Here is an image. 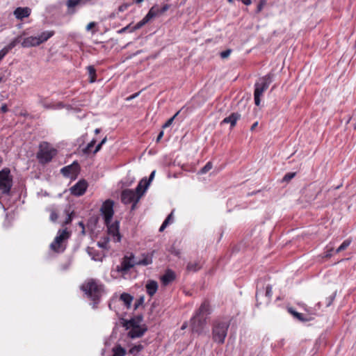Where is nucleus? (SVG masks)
<instances>
[{
	"label": "nucleus",
	"instance_id": "obj_23",
	"mask_svg": "<svg viewBox=\"0 0 356 356\" xmlns=\"http://www.w3.org/2000/svg\"><path fill=\"white\" fill-rule=\"evenodd\" d=\"M55 34L54 31H46L42 32L38 36H36L39 42V44L47 42L49 38L54 36Z\"/></svg>",
	"mask_w": 356,
	"mask_h": 356
},
{
	"label": "nucleus",
	"instance_id": "obj_37",
	"mask_svg": "<svg viewBox=\"0 0 356 356\" xmlns=\"http://www.w3.org/2000/svg\"><path fill=\"white\" fill-rule=\"evenodd\" d=\"M180 111H177L172 118L168 119L166 121V122L162 125V128L163 129H165V128L170 127L172 124V123L174 121V120L178 116V115L179 114Z\"/></svg>",
	"mask_w": 356,
	"mask_h": 356
},
{
	"label": "nucleus",
	"instance_id": "obj_46",
	"mask_svg": "<svg viewBox=\"0 0 356 356\" xmlns=\"http://www.w3.org/2000/svg\"><path fill=\"white\" fill-rule=\"evenodd\" d=\"M131 26V24H129V25L126 26L125 27H124V28H122V29H121L118 30V33L121 34V33H125V32H127V31L131 32V29H132V28H133L134 26Z\"/></svg>",
	"mask_w": 356,
	"mask_h": 356
},
{
	"label": "nucleus",
	"instance_id": "obj_9",
	"mask_svg": "<svg viewBox=\"0 0 356 356\" xmlns=\"http://www.w3.org/2000/svg\"><path fill=\"white\" fill-rule=\"evenodd\" d=\"M159 6L155 5L152 6L147 13V15L143 17L142 20L138 22L134 27L132 28L131 31H135L138 29H141L144 25L148 23L153 18L159 16Z\"/></svg>",
	"mask_w": 356,
	"mask_h": 356
},
{
	"label": "nucleus",
	"instance_id": "obj_36",
	"mask_svg": "<svg viewBox=\"0 0 356 356\" xmlns=\"http://www.w3.org/2000/svg\"><path fill=\"white\" fill-rule=\"evenodd\" d=\"M66 5L68 8H74L79 5H83L81 0H67Z\"/></svg>",
	"mask_w": 356,
	"mask_h": 356
},
{
	"label": "nucleus",
	"instance_id": "obj_28",
	"mask_svg": "<svg viewBox=\"0 0 356 356\" xmlns=\"http://www.w3.org/2000/svg\"><path fill=\"white\" fill-rule=\"evenodd\" d=\"M145 178H143L138 183V186L136 188V190L134 191L137 196H140V198L143 195L145 191L147 189H145Z\"/></svg>",
	"mask_w": 356,
	"mask_h": 356
},
{
	"label": "nucleus",
	"instance_id": "obj_42",
	"mask_svg": "<svg viewBox=\"0 0 356 356\" xmlns=\"http://www.w3.org/2000/svg\"><path fill=\"white\" fill-rule=\"evenodd\" d=\"M155 172H156V171H155V170H153V171L151 172V174H150V175H149V179H147L145 178V189H147V188L149 187V184H150L151 181L153 180L154 177Z\"/></svg>",
	"mask_w": 356,
	"mask_h": 356
},
{
	"label": "nucleus",
	"instance_id": "obj_32",
	"mask_svg": "<svg viewBox=\"0 0 356 356\" xmlns=\"http://www.w3.org/2000/svg\"><path fill=\"white\" fill-rule=\"evenodd\" d=\"M113 355L112 356H124L126 350L121 346L118 345L113 348Z\"/></svg>",
	"mask_w": 356,
	"mask_h": 356
},
{
	"label": "nucleus",
	"instance_id": "obj_15",
	"mask_svg": "<svg viewBox=\"0 0 356 356\" xmlns=\"http://www.w3.org/2000/svg\"><path fill=\"white\" fill-rule=\"evenodd\" d=\"M88 188V183L84 179L79 181L70 188L71 194L75 196L83 195Z\"/></svg>",
	"mask_w": 356,
	"mask_h": 356
},
{
	"label": "nucleus",
	"instance_id": "obj_58",
	"mask_svg": "<svg viewBox=\"0 0 356 356\" xmlns=\"http://www.w3.org/2000/svg\"><path fill=\"white\" fill-rule=\"evenodd\" d=\"M172 217V212H171V213H170L168 217L165 219L164 221H167L168 222V225L170 222V220Z\"/></svg>",
	"mask_w": 356,
	"mask_h": 356
},
{
	"label": "nucleus",
	"instance_id": "obj_21",
	"mask_svg": "<svg viewBox=\"0 0 356 356\" xmlns=\"http://www.w3.org/2000/svg\"><path fill=\"white\" fill-rule=\"evenodd\" d=\"M39 45V42L36 36H30L25 38L22 42V47L24 48L38 47Z\"/></svg>",
	"mask_w": 356,
	"mask_h": 356
},
{
	"label": "nucleus",
	"instance_id": "obj_2",
	"mask_svg": "<svg viewBox=\"0 0 356 356\" xmlns=\"http://www.w3.org/2000/svg\"><path fill=\"white\" fill-rule=\"evenodd\" d=\"M81 289L85 292L88 298L92 301L93 307L99 304L103 293V285L95 280H90L81 285Z\"/></svg>",
	"mask_w": 356,
	"mask_h": 356
},
{
	"label": "nucleus",
	"instance_id": "obj_60",
	"mask_svg": "<svg viewBox=\"0 0 356 356\" xmlns=\"http://www.w3.org/2000/svg\"><path fill=\"white\" fill-rule=\"evenodd\" d=\"M139 92H136L132 95H131L130 97H127V100H131V99H133L134 98H135L136 97H137L138 95Z\"/></svg>",
	"mask_w": 356,
	"mask_h": 356
},
{
	"label": "nucleus",
	"instance_id": "obj_25",
	"mask_svg": "<svg viewBox=\"0 0 356 356\" xmlns=\"http://www.w3.org/2000/svg\"><path fill=\"white\" fill-rule=\"evenodd\" d=\"M158 289V284L156 281L150 280L146 284V291L149 296H153Z\"/></svg>",
	"mask_w": 356,
	"mask_h": 356
},
{
	"label": "nucleus",
	"instance_id": "obj_18",
	"mask_svg": "<svg viewBox=\"0 0 356 356\" xmlns=\"http://www.w3.org/2000/svg\"><path fill=\"white\" fill-rule=\"evenodd\" d=\"M147 327L145 325L143 326H138L137 328L131 329L128 332V336L131 339L139 338L143 336V334L147 332Z\"/></svg>",
	"mask_w": 356,
	"mask_h": 356
},
{
	"label": "nucleus",
	"instance_id": "obj_59",
	"mask_svg": "<svg viewBox=\"0 0 356 356\" xmlns=\"http://www.w3.org/2000/svg\"><path fill=\"white\" fill-rule=\"evenodd\" d=\"M106 244H107V242H104V243L98 242V245L100 248H106Z\"/></svg>",
	"mask_w": 356,
	"mask_h": 356
},
{
	"label": "nucleus",
	"instance_id": "obj_62",
	"mask_svg": "<svg viewBox=\"0 0 356 356\" xmlns=\"http://www.w3.org/2000/svg\"><path fill=\"white\" fill-rule=\"evenodd\" d=\"M64 107V105L62 102H59L57 104V105L55 106V108H62Z\"/></svg>",
	"mask_w": 356,
	"mask_h": 356
},
{
	"label": "nucleus",
	"instance_id": "obj_55",
	"mask_svg": "<svg viewBox=\"0 0 356 356\" xmlns=\"http://www.w3.org/2000/svg\"><path fill=\"white\" fill-rule=\"evenodd\" d=\"M163 136V131H160V133L159 134V135H158V136L156 138V143H159L161 140V139L162 138Z\"/></svg>",
	"mask_w": 356,
	"mask_h": 356
},
{
	"label": "nucleus",
	"instance_id": "obj_38",
	"mask_svg": "<svg viewBox=\"0 0 356 356\" xmlns=\"http://www.w3.org/2000/svg\"><path fill=\"white\" fill-rule=\"evenodd\" d=\"M143 349V346L139 344V345H136V346H133L132 348H131L129 349V352L130 354L135 355V354L140 352Z\"/></svg>",
	"mask_w": 356,
	"mask_h": 356
},
{
	"label": "nucleus",
	"instance_id": "obj_33",
	"mask_svg": "<svg viewBox=\"0 0 356 356\" xmlns=\"http://www.w3.org/2000/svg\"><path fill=\"white\" fill-rule=\"evenodd\" d=\"M351 243L350 239L345 240L341 245L336 250V253H339L344 250H346Z\"/></svg>",
	"mask_w": 356,
	"mask_h": 356
},
{
	"label": "nucleus",
	"instance_id": "obj_3",
	"mask_svg": "<svg viewBox=\"0 0 356 356\" xmlns=\"http://www.w3.org/2000/svg\"><path fill=\"white\" fill-rule=\"evenodd\" d=\"M273 76V74H268L266 76L260 78L259 80L255 83L254 92L255 105H260L261 97L263 95L264 92L268 88L270 84L272 83Z\"/></svg>",
	"mask_w": 356,
	"mask_h": 356
},
{
	"label": "nucleus",
	"instance_id": "obj_49",
	"mask_svg": "<svg viewBox=\"0 0 356 356\" xmlns=\"http://www.w3.org/2000/svg\"><path fill=\"white\" fill-rule=\"evenodd\" d=\"M170 8V5L168 4H165L163 6L162 8H159V15H162L164 13H165L168 9Z\"/></svg>",
	"mask_w": 356,
	"mask_h": 356
},
{
	"label": "nucleus",
	"instance_id": "obj_64",
	"mask_svg": "<svg viewBox=\"0 0 356 356\" xmlns=\"http://www.w3.org/2000/svg\"><path fill=\"white\" fill-rule=\"evenodd\" d=\"M258 125V122H255L250 127V130L251 131H253L254 130V129L257 127Z\"/></svg>",
	"mask_w": 356,
	"mask_h": 356
},
{
	"label": "nucleus",
	"instance_id": "obj_22",
	"mask_svg": "<svg viewBox=\"0 0 356 356\" xmlns=\"http://www.w3.org/2000/svg\"><path fill=\"white\" fill-rule=\"evenodd\" d=\"M175 279V274L172 270H167L161 277V282L163 285H168Z\"/></svg>",
	"mask_w": 356,
	"mask_h": 356
},
{
	"label": "nucleus",
	"instance_id": "obj_13",
	"mask_svg": "<svg viewBox=\"0 0 356 356\" xmlns=\"http://www.w3.org/2000/svg\"><path fill=\"white\" fill-rule=\"evenodd\" d=\"M140 196H137L135 191L131 189H125L121 193V201L124 204H131L133 201L138 202Z\"/></svg>",
	"mask_w": 356,
	"mask_h": 356
},
{
	"label": "nucleus",
	"instance_id": "obj_17",
	"mask_svg": "<svg viewBox=\"0 0 356 356\" xmlns=\"http://www.w3.org/2000/svg\"><path fill=\"white\" fill-rule=\"evenodd\" d=\"M31 13V8L29 7H18L14 10V15L17 19H23L28 17Z\"/></svg>",
	"mask_w": 356,
	"mask_h": 356
},
{
	"label": "nucleus",
	"instance_id": "obj_14",
	"mask_svg": "<svg viewBox=\"0 0 356 356\" xmlns=\"http://www.w3.org/2000/svg\"><path fill=\"white\" fill-rule=\"evenodd\" d=\"M80 167L77 161H74L72 164L63 167L60 172L63 176L70 177L76 176L79 172Z\"/></svg>",
	"mask_w": 356,
	"mask_h": 356
},
{
	"label": "nucleus",
	"instance_id": "obj_5",
	"mask_svg": "<svg viewBox=\"0 0 356 356\" xmlns=\"http://www.w3.org/2000/svg\"><path fill=\"white\" fill-rule=\"evenodd\" d=\"M13 176L10 175V170L4 168L0 170V193L9 195L13 186Z\"/></svg>",
	"mask_w": 356,
	"mask_h": 356
},
{
	"label": "nucleus",
	"instance_id": "obj_27",
	"mask_svg": "<svg viewBox=\"0 0 356 356\" xmlns=\"http://www.w3.org/2000/svg\"><path fill=\"white\" fill-rule=\"evenodd\" d=\"M202 268V264L200 261L189 262L186 266V270L188 272H197Z\"/></svg>",
	"mask_w": 356,
	"mask_h": 356
},
{
	"label": "nucleus",
	"instance_id": "obj_7",
	"mask_svg": "<svg viewBox=\"0 0 356 356\" xmlns=\"http://www.w3.org/2000/svg\"><path fill=\"white\" fill-rule=\"evenodd\" d=\"M206 324V317L200 316L195 314L191 319V327L192 332L198 335L202 334Z\"/></svg>",
	"mask_w": 356,
	"mask_h": 356
},
{
	"label": "nucleus",
	"instance_id": "obj_31",
	"mask_svg": "<svg viewBox=\"0 0 356 356\" xmlns=\"http://www.w3.org/2000/svg\"><path fill=\"white\" fill-rule=\"evenodd\" d=\"M22 35H18L15 38H14L7 46L5 47L10 51L13 48H14L17 44L22 43Z\"/></svg>",
	"mask_w": 356,
	"mask_h": 356
},
{
	"label": "nucleus",
	"instance_id": "obj_56",
	"mask_svg": "<svg viewBox=\"0 0 356 356\" xmlns=\"http://www.w3.org/2000/svg\"><path fill=\"white\" fill-rule=\"evenodd\" d=\"M102 146V144L99 143V144L96 146V147H95V150L93 151V153H94V154H95V153H97V152H99V151L101 149Z\"/></svg>",
	"mask_w": 356,
	"mask_h": 356
},
{
	"label": "nucleus",
	"instance_id": "obj_51",
	"mask_svg": "<svg viewBox=\"0 0 356 356\" xmlns=\"http://www.w3.org/2000/svg\"><path fill=\"white\" fill-rule=\"evenodd\" d=\"M129 5L127 3H123L121 6H120L118 8V12H124L129 8Z\"/></svg>",
	"mask_w": 356,
	"mask_h": 356
},
{
	"label": "nucleus",
	"instance_id": "obj_29",
	"mask_svg": "<svg viewBox=\"0 0 356 356\" xmlns=\"http://www.w3.org/2000/svg\"><path fill=\"white\" fill-rule=\"evenodd\" d=\"M120 299L124 303L125 306L127 308H129L131 307L134 298L129 293H123L120 295Z\"/></svg>",
	"mask_w": 356,
	"mask_h": 356
},
{
	"label": "nucleus",
	"instance_id": "obj_16",
	"mask_svg": "<svg viewBox=\"0 0 356 356\" xmlns=\"http://www.w3.org/2000/svg\"><path fill=\"white\" fill-rule=\"evenodd\" d=\"M143 321L142 316H138L136 317L132 318L129 321L124 320L123 322V327H124L126 329H134L137 328V327L140 326V323Z\"/></svg>",
	"mask_w": 356,
	"mask_h": 356
},
{
	"label": "nucleus",
	"instance_id": "obj_57",
	"mask_svg": "<svg viewBox=\"0 0 356 356\" xmlns=\"http://www.w3.org/2000/svg\"><path fill=\"white\" fill-rule=\"evenodd\" d=\"M260 295V292L259 291H257L256 292V300H257V306H259V305L261 304V302H259V296Z\"/></svg>",
	"mask_w": 356,
	"mask_h": 356
},
{
	"label": "nucleus",
	"instance_id": "obj_52",
	"mask_svg": "<svg viewBox=\"0 0 356 356\" xmlns=\"http://www.w3.org/2000/svg\"><path fill=\"white\" fill-rule=\"evenodd\" d=\"M96 26V23L95 22H90L87 26H86V30L87 31H90V29H92V28H94L95 26Z\"/></svg>",
	"mask_w": 356,
	"mask_h": 356
},
{
	"label": "nucleus",
	"instance_id": "obj_35",
	"mask_svg": "<svg viewBox=\"0 0 356 356\" xmlns=\"http://www.w3.org/2000/svg\"><path fill=\"white\" fill-rule=\"evenodd\" d=\"M96 143V140L92 139L88 145L87 146L83 149V152L85 154H88L91 152V149L94 147V145Z\"/></svg>",
	"mask_w": 356,
	"mask_h": 356
},
{
	"label": "nucleus",
	"instance_id": "obj_44",
	"mask_svg": "<svg viewBox=\"0 0 356 356\" xmlns=\"http://www.w3.org/2000/svg\"><path fill=\"white\" fill-rule=\"evenodd\" d=\"M335 296H336V293H334L332 295H331L330 297L326 298L325 302L326 305V307H329L332 305L333 300L335 298Z\"/></svg>",
	"mask_w": 356,
	"mask_h": 356
},
{
	"label": "nucleus",
	"instance_id": "obj_12",
	"mask_svg": "<svg viewBox=\"0 0 356 356\" xmlns=\"http://www.w3.org/2000/svg\"><path fill=\"white\" fill-rule=\"evenodd\" d=\"M108 234L111 235L113 237V240L115 242L120 241L121 235L120 234V222L115 220L114 222H111L109 221L108 223H105Z\"/></svg>",
	"mask_w": 356,
	"mask_h": 356
},
{
	"label": "nucleus",
	"instance_id": "obj_63",
	"mask_svg": "<svg viewBox=\"0 0 356 356\" xmlns=\"http://www.w3.org/2000/svg\"><path fill=\"white\" fill-rule=\"evenodd\" d=\"M242 2L246 6H249L252 3L251 0H242Z\"/></svg>",
	"mask_w": 356,
	"mask_h": 356
},
{
	"label": "nucleus",
	"instance_id": "obj_11",
	"mask_svg": "<svg viewBox=\"0 0 356 356\" xmlns=\"http://www.w3.org/2000/svg\"><path fill=\"white\" fill-rule=\"evenodd\" d=\"M134 255L124 256L122 259L121 264L117 266L116 270L118 272L126 273L134 266H136V262L134 261Z\"/></svg>",
	"mask_w": 356,
	"mask_h": 356
},
{
	"label": "nucleus",
	"instance_id": "obj_39",
	"mask_svg": "<svg viewBox=\"0 0 356 356\" xmlns=\"http://www.w3.org/2000/svg\"><path fill=\"white\" fill-rule=\"evenodd\" d=\"M65 212L67 213V217L65 220V221L63 222V226H65V225H67L70 223H71L72 220V218H73V214H74V211H72L71 213H70V211H65Z\"/></svg>",
	"mask_w": 356,
	"mask_h": 356
},
{
	"label": "nucleus",
	"instance_id": "obj_45",
	"mask_svg": "<svg viewBox=\"0 0 356 356\" xmlns=\"http://www.w3.org/2000/svg\"><path fill=\"white\" fill-rule=\"evenodd\" d=\"M231 53H232V49H226L225 51L220 52V55L221 58L225 59V58H228Z\"/></svg>",
	"mask_w": 356,
	"mask_h": 356
},
{
	"label": "nucleus",
	"instance_id": "obj_24",
	"mask_svg": "<svg viewBox=\"0 0 356 356\" xmlns=\"http://www.w3.org/2000/svg\"><path fill=\"white\" fill-rule=\"evenodd\" d=\"M154 251L147 254H143V258L136 262V266H147L152 264V258Z\"/></svg>",
	"mask_w": 356,
	"mask_h": 356
},
{
	"label": "nucleus",
	"instance_id": "obj_43",
	"mask_svg": "<svg viewBox=\"0 0 356 356\" xmlns=\"http://www.w3.org/2000/svg\"><path fill=\"white\" fill-rule=\"evenodd\" d=\"M266 1L267 0H259L256 10L257 13H260L263 10L264 6L266 4Z\"/></svg>",
	"mask_w": 356,
	"mask_h": 356
},
{
	"label": "nucleus",
	"instance_id": "obj_34",
	"mask_svg": "<svg viewBox=\"0 0 356 356\" xmlns=\"http://www.w3.org/2000/svg\"><path fill=\"white\" fill-rule=\"evenodd\" d=\"M273 291H272V286L268 284L266 288L265 296L266 298V302L268 304L270 302L272 297Z\"/></svg>",
	"mask_w": 356,
	"mask_h": 356
},
{
	"label": "nucleus",
	"instance_id": "obj_26",
	"mask_svg": "<svg viewBox=\"0 0 356 356\" xmlns=\"http://www.w3.org/2000/svg\"><path fill=\"white\" fill-rule=\"evenodd\" d=\"M288 312L296 319H298L300 322H307L309 321V318L305 317L304 314L302 313H299L296 312L292 307H289L288 309Z\"/></svg>",
	"mask_w": 356,
	"mask_h": 356
},
{
	"label": "nucleus",
	"instance_id": "obj_4",
	"mask_svg": "<svg viewBox=\"0 0 356 356\" xmlns=\"http://www.w3.org/2000/svg\"><path fill=\"white\" fill-rule=\"evenodd\" d=\"M57 154V150L51 147L47 142H42L39 145V151L37 153V159L42 164L50 162Z\"/></svg>",
	"mask_w": 356,
	"mask_h": 356
},
{
	"label": "nucleus",
	"instance_id": "obj_8",
	"mask_svg": "<svg viewBox=\"0 0 356 356\" xmlns=\"http://www.w3.org/2000/svg\"><path fill=\"white\" fill-rule=\"evenodd\" d=\"M159 6L155 5L152 6L147 13V15L143 17L142 20L138 22L134 27L132 28L131 31H135L138 29H141L144 25L148 23L153 18L159 16Z\"/></svg>",
	"mask_w": 356,
	"mask_h": 356
},
{
	"label": "nucleus",
	"instance_id": "obj_48",
	"mask_svg": "<svg viewBox=\"0 0 356 356\" xmlns=\"http://www.w3.org/2000/svg\"><path fill=\"white\" fill-rule=\"evenodd\" d=\"M144 302V297L141 296L135 302L134 304V309H137L140 305H143Z\"/></svg>",
	"mask_w": 356,
	"mask_h": 356
},
{
	"label": "nucleus",
	"instance_id": "obj_54",
	"mask_svg": "<svg viewBox=\"0 0 356 356\" xmlns=\"http://www.w3.org/2000/svg\"><path fill=\"white\" fill-rule=\"evenodd\" d=\"M8 111V106L6 104H3L1 105V111L3 113H6L7 111Z\"/></svg>",
	"mask_w": 356,
	"mask_h": 356
},
{
	"label": "nucleus",
	"instance_id": "obj_20",
	"mask_svg": "<svg viewBox=\"0 0 356 356\" xmlns=\"http://www.w3.org/2000/svg\"><path fill=\"white\" fill-rule=\"evenodd\" d=\"M211 314L210 304L208 300H204L200 305V308L195 312L197 316H203Z\"/></svg>",
	"mask_w": 356,
	"mask_h": 356
},
{
	"label": "nucleus",
	"instance_id": "obj_40",
	"mask_svg": "<svg viewBox=\"0 0 356 356\" xmlns=\"http://www.w3.org/2000/svg\"><path fill=\"white\" fill-rule=\"evenodd\" d=\"M296 172H288L282 178V182H289L295 176Z\"/></svg>",
	"mask_w": 356,
	"mask_h": 356
},
{
	"label": "nucleus",
	"instance_id": "obj_50",
	"mask_svg": "<svg viewBox=\"0 0 356 356\" xmlns=\"http://www.w3.org/2000/svg\"><path fill=\"white\" fill-rule=\"evenodd\" d=\"M9 51H8V49L6 48V47H3L1 51H0V61L6 56V55L8 53Z\"/></svg>",
	"mask_w": 356,
	"mask_h": 356
},
{
	"label": "nucleus",
	"instance_id": "obj_41",
	"mask_svg": "<svg viewBox=\"0 0 356 356\" xmlns=\"http://www.w3.org/2000/svg\"><path fill=\"white\" fill-rule=\"evenodd\" d=\"M212 167H213V165H212L211 162H208V163H207V164L203 168H202L200 169V174H205L207 172H209L212 168Z\"/></svg>",
	"mask_w": 356,
	"mask_h": 356
},
{
	"label": "nucleus",
	"instance_id": "obj_47",
	"mask_svg": "<svg viewBox=\"0 0 356 356\" xmlns=\"http://www.w3.org/2000/svg\"><path fill=\"white\" fill-rule=\"evenodd\" d=\"M58 218V215L56 211L52 210L50 213V220L52 222H56Z\"/></svg>",
	"mask_w": 356,
	"mask_h": 356
},
{
	"label": "nucleus",
	"instance_id": "obj_53",
	"mask_svg": "<svg viewBox=\"0 0 356 356\" xmlns=\"http://www.w3.org/2000/svg\"><path fill=\"white\" fill-rule=\"evenodd\" d=\"M168 225V222L167 221H163V222L162 223L161 226L159 228V232H163Z\"/></svg>",
	"mask_w": 356,
	"mask_h": 356
},
{
	"label": "nucleus",
	"instance_id": "obj_6",
	"mask_svg": "<svg viewBox=\"0 0 356 356\" xmlns=\"http://www.w3.org/2000/svg\"><path fill=\"white\" fill-rule=\"evenodd\" d=\"M70 236V233L67 229L59 230L57 236L55 237L54 241L51 243L50 248L56 252H63L65 248L61 246L62 242Z\"/></svg>",
	"mask_w": 356,
	"mask_h": 356
},
{
	"label": "nucleus",
	"instance_id": "obj_1",
	"mask_svg": "<svg viewBox=\"0 0 356 356\" xmlns=\"http://www.w3.org/2000/svg\"><path fill=\"white\" fill-rule=\"evenodd\" d=\"M230 321L227 318H217L212 323L211 337L213 342L222 345L225 343Z\"/></svg>",
	"mask_w": 356,
	"mask_h": 356
},
{
	"label": "nucleus",
	"instance_id": "obj_61",
	"mask_svg": "<svg viewBox=\"0 0 356 356\" xmlns=\"http://www.w3.org/2000/svg\"><path fill=\"white\" fill-rule=\"evenodd\" d=\"M333 251V249L332 248H330V250H327V253H326V257H330L332 256V252Z\"/></svg>",
	"mask_w": 356,
	"mask_h": 356
},
{
	"label": "nucleus",
	"instance_id": "obj_30",
	"mask_svg": "<svg viewBox=\"0 0 356 356\" xmlns=\"http://www.w3.org/2000/svg\"><path fill=\"white\" fill-rule=\"evenodd\" d=\"M87 70L89 75L90 83H94L96 81V70L92 65L87 67Z\"/></svg>",
	"mask_w": 356,
	"mask_h": 356
},
{
	"label": "nucleus",
	"instance_id": "obj_19",
	"mask_svg": "<svg viewBox=\"0 0 356 356\" xmlns=\"http://www.w3.org/2000/svg\"><path fill=\"white\" fill-rule=\"evenodd\" d=\"M240 118V113H238V112L232 113L228 117L225 118L222 120L221 124H230L231 128H233L236 126L237 120H239Z\"/></svg>",
	"mask_w": 356,
	"mask_h": 356
},
{
	"label": "nucleus",
	"instance_id": "obj_10",
	"mask_svg": "<svg viewBox=\"0 0 356 356\" xmlns=\"http://www.w3.org/2000/svg\"><path fill=\"white\" fill-rule=\"evenodd\" d=\"M113 205L114 202L110 199L103 202L100 211L104 216V223H108L109 221H111L114 214Z\"/></svg>",
	"mask_w": 356,
	"mask_h": 356
}]
</instances>
